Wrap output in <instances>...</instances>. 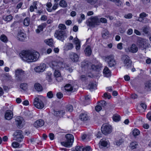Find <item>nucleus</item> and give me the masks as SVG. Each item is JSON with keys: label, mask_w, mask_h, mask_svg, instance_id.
I'll return each instance as SVG.
<instances>
[{"label": "nucleus", "mask_w": 151, "mask_h": 151, "mask_svg": "<svg viewBox=\"0 0 151 151\" xmlns=\"http://www.w3.org/2000/svg\"><path fill=\"white\" fill-rule=\"evenodd\" d=\"M87 24L90 27H94L100 24L99 19L97 16L91 17L87 20Z\"/></svg>", "instance_id": "obj_5"}, {"label": "nucleus", "mask_w": 151, "mask_h": 151, "mask_svg": "<svg viewBox=\"0 0 151 151\" xmlns=\"http://www.w3.org/2000/svg\"><path fill=\"white\" fill-rule=\"evenodd\" d=\"M85 149L83 146L80 147L79 146H77L75 148V151H84Z\"/></svg>", "instance_id": "obj_46"}, {"label": "nucleus", "mask_w": 151, "mask_h": 151, "mask_svg": "<svg viewBox=\"0 0 151 151\" xmlns=\"http://www.w3.org/2000/svg\"><path fill=\"white\" fill-rule=\"evenodd\" d=\"M148 14L145 13L144 12H142L140 14L139 19L137 20L142 22H147V21L146 20V19L145 18L148 16Z\"/></svg>", "instance_id": "obj_14"}, {"label": "nucleus", "mask_w": 151, "mask_h": 151, "mask_svg": "<svg viewBox=\"0 0 151 151\" xmlns=\"http://www.w3.org/2000/svg\"><path fill=\"white\" fill-rule=\"evenodd\" d=\"M26 38V35L24 32L21 31L19 32L17 35L18 40L20 41H23L25 40Z\"/></svg>", "instance_id": "obj_18"}, {"label": "nucleus", "mask_w": 151, "mask_h": 151, "mask_svg": "<svg viewBox=\"0 0 151 151\" xmlns=\"http://www.w3.org/2000/svg\"><path fill=\"white\" fill-rule=\"evenodd\" d=\"M132 16V15L131 13H129L127 14H125L124 17L126 19H131Z\"/></svg>", "instance_id": "obj_55"}, {"label": "nucleus", "mask_w": 151, "mask_h": 151, "mask_svg": "<svg viewBox=\"0 0 151 151\" xmlns=\"http://www.w3.org/2000/svg\"><path fill=\"white\" fill-rule=\"evenodd\" d=\"M147 117L150 121H151V112H149L147 114Z\"/></svg>", "instance_id": "obj_64"}, {"label": "nucleus", "mask_w": 151, "mask_h": 151, "mask_svg": "<svg viewBox=\"0 0 151 151\" xmlns=\"http://www.w3.org/2000/svg\"><path fill=\"white\" fill-rule=\"evenodd\" d=\"M138 145L136 142H132L130 143V147L132 149L135 148Z\"/></svg>", "instance_id": "obj_43"}, {"label": "nucleus", "mask_w": 151, "mask_h": 151, "mask_svg": "<svg viewBox=\"0 0 151 151\" xmlns=\"http://www.w3.org/2000/svg\"><path fill=\"white\" fill-rule=\"evenodd\" d=\"M57 97L59 99H61L63 97V94L61 92H58L56 94Z\"/></svg>", "instance_id": "obj_53"}, {"label": "nucleus", "mask_w": 151, "mask_h": 151, "mask_svg": "<svg viewBox=\"0 0 151 151\" xmlns=\"http://www.w3.org/2000/svg\"><path fill=\"white\" fill-rule=\"evenodd\" d=\"M54 36L62 42H63L65 38L67 37L65 31H62L61 29L56 30Z\"/></svg>", "instance_id": "obj_8"}, {"label": "nucleus", "mask_w": 151, "mask_h": 151, "mask_svg": "<svg viewBox=\"0 0 151 151\" xmlns=\"http://www.w3.org/2000/svg\"><path fill=\"white\" fill-rule=\"evenodd\" d=\"M51 75V73H49L47 74L46 76V79L49 82H50L52 81Z\"/></svg>", "instance_id": "obj_50"}, {"label": "nucleus", "mask_w": 151, "mask_h": 151, "mask_svg": "<svg viewBox=\"0 0 151 151\" xmlns=\"http://www.w3.org/2000/svg\"><path fill=\"white\" fill-rule=\"evenodd\" d=\"M100 22H101L102 23H106L107 22V20L106 19L104 18H100Z\"/></svg>", "instance_id": "obj_58"}, {"label": "nucleus", "mask_w": 151, "mask_h": 151, "mask_svg": "<svg viewBox=\"0 0 151 151\" xmlns=\"http://www.w3.org/2000/svg\"><path fill=\"white\" fill-rule=\"evenodd\" d=\"M123 142V140L122 139H119V140H116L115 141L116 145L117 146H119Z\"/></svg>", "instance_id": "obj_52"}, {"label": "nucleus", "mask_w": 151, "mask_h": 151, "mask_svg": "<svg viewBox=\"0 0 151 151\" xmlns=\"http://www.w3.org/2000/svg\"><path fill=\"white\" fill-rule=\"evenodd\" d=\"M104 60L110 67H114L116 65V61L113 55H111L106 56Z\"/></svg>", "instance_id": "obj_7"}, {"label": "nucleus", "mask_w": 151, "mask_h": 151, "mask_svg": "<svg viewBox=\"0 0 151 151\" xmlns=\"http://www.w3.org/2000/svg\"><path fill=\"white\" fill-rule=\"evenodd\" d=\"M73 42L76 45V49L77 50H79L80 48V42L79 40L77 37L75 38L73 40Z\"/></svg>", "instance_id": "obj_23"}, {"label": "nucleus", "mask_w": 151, "mask_h": 151, "mask_svg": "<svg viewBox=\"0 0 151 151\" xmlns=\"http://www.w3.org/2000/svg\"><path fill=\"white\" fill-rule=\"evenodd\" d=\"M46 25L47 24L45 23L41 24L40 25L38 26L37 29H36V32L38 34L43 31V29L46 27Z\"/></svg>", "instance_id": "obj_20"}, {"label": "nucleus", "mask_w": 151, "mask_h": 151, "mask_svg": "<svg viewBox=\"0 0 151 151\" xmlns=\"http://www.w3.org/2000/svg\"><path fill=\"white\" fill-rule=\"evenodd\" d=\"M47 96L49 98L51 99L52 98L53 96L52 92V91L48 92L47 93Z\"/></svg>", "instance_id": "obj_51"}, {"label": "nucleus", "mask_w": 151, "mask_h": 151, "mask_svg": "<svg viewBox=\"0 0 151 151\" xmlns=\"http://www.w3.org/2000/svg\"><path fill=\"white\" fill-rule=\"evenodd\" d=\"M13 116L12 112L10 110H8L6 112L5 114V118L7 120H10L12 119Z\"/></svg>", "instance_id": "obj_16"}, {"label": "nucleus", "mask_w": 151, "mask_h": 151, "mask_svg": "<svg viewBox=\"0 0 151 151\" xmlns=\"http://www.w3.org/2000/svg\"><path fill=\"white\" fill-rule=\"evenodd\" d=\"M113 119L114 121L117 122L120 120V116L118 114H115L113 116Z\"/></svg>", "instance_id": "obj_38"}, {"label": "nucleus", "mask_w": 151, "mask_h": 151, "mask_svg": "<svg viewBox=\"0 0 151 151\" xmlns=\"http://www.w3.org/2000/svg\"><path fill=\"white\" fill-rule=\"evenodd\" d=\"M85 52L86 54L88 56H89L91 55L92 51L90 46L88 45L87 46L86 48L85 49Z\"/></svg>", "instance_id": "obj_31"}, {"label": "nucleus", "mask_w": 151, "mask_h": 151, "mask_svg": "<svg viewBox=\"0 0 151 151\" xmlns=\"http://www.w3.org/2000/svg\"><path fill=\"white\" fill-rule=\"evenodd\" d=\"M13 135L14 139L19 142H21L24 138V136L22 135V132L21 130L16 131Z\"/></svg>", "instance_id": "obj_11"}, {"label": "nucleus", "mask_w": 151, "mask_h": 151, "mask_svg": "<svg viewBox=\"0 0 151 151\" xmlns=\"http://www.w3.org/2000/svg\"><path fill=\"white\" fill-rule=\"evenodd\" d=\"M65 89L68 91H72L73 90V87L70 84H67L65 86Z\"/></svg>", "instance_id": "obj_34"}, {"label": "nucleus", "mask_w": 151, "mask_h": 151, "mask_svg": "<svg viewBox=\"0 0 151 151\" xmlns=\"http://www.w3.org/2000/svg\"><path fill=\"white\" fill-rule=\"evenodd\" d=\"M65 141L62 142L61 144L66 147H70L73 145L74 141L73 136L72 134H68L65 135Z\"/></svg>", "instance_id": "obj_4"}, {"label": "nucleus", "mask_w": 151, "mask_h": 151, "mask_svg": "<svg viewBox=\"0 0 151 151\" xmlns=\"http://www.w3.org/2000/svg\"><path fill=\"white\" fill-rule=\"evenodd\" d=\"M87 2L91 4H94L96 3L98 0H85Z\"/></svg>", "instance_id": "obj_49"}, {"label": "nucleus", "mask_w": 151, "mask_h": 151, "mask_svg": "<svg viewBox=\"0 0 151 151\" xmlns=\"http://www.w3.org/2000/svg\"><path fill=\"white\" fill-rule=\"evenodd\" d=\"M69 57L71 60L73 62H77L79 59L77 54L73 52H71L70 53Z\"/></svg>", "instance_id": "obj_15"}, {"label": "nucleus", "mask_w": 151, "mask_h": 151, "mask_svg": "<svg viewBox=\"0 0 151 151\" xmlns=\"http://www.w3.org/2000/svg\"><path fill=\"white\" fill-rule=\"evenodd\" d=\"M145 88L147 90L151 89V81H148L145 83Z\"/></svg>", "instance_id": "obj_39"}, {"label": "nucleus", "mask_w": 151, "mask_h": 151, "mask_svg": "<svg viewBox=\"0 0 151 151\" xmlns=\"http://www.w3.org/2000/svg\"><path fill=\"white\" fill-rule=\"evenodd\" d=\"M34 105L38 109H42L44 107V104L42 101L38 98H36L34 101Z\"/></svg>", "instance_id": "obj_12"}, {"label": "nucleus", "mask_w": 151, "mask_h": 151, "mask_svg": "<svg viewBox=\"0 0 151 151\" xmlns=\"http://www.w3.org/2000/svg\"><path fill=\"white\" fill-rule=\"evenodd\" d=\"M13 18V17L11 15H4L3 17V19L5 21L7 22L10 21Z\"/></svg>", "instance_id": "obj_30"}, {"label": "nucleus", "mask_w": 151, "mask_h": 151, "mask_svg": "<svg viewBox=\"0 0 151 151\" xmlns=\"http://www.w3.org/2000/svg\"><path fill=\"white\" fill-rule=\"evenodd\" d=\"M133 33V30L132 29H128L127 31V33L128 35H132Z\"/></svg>", "instance_id": "obj_62"}, {"label": "nucleus", "mask_w": 151, "mask_h": 151, "mask_svg": "<svg viewBox=\"0 0 151 151\" xmlns=\"http://www.w3.org/2000/svg\"><path fill=\"white\" fill-rule=\"evenodd\" d=\"M150 28L147 26H145L142 28V31L144 35H148L149 33Z\"/></svg>", "instance_id": "obj_27"}, {"label": "nucleus", "mask_w": 151, "mask_h": 151, "mask_svg": "<svg viewBox=\"0 0 151 151\" xmlns=\"http://www.w3.org/2000/svg\"><path fill=\"white\" fill-rule=\"evenodd\" d=\"M100 144L101 146L105 147L107 146L108 142L107 141L102 139L100 141Z\"/></svg>", "instance_id": "obj_41"}, {"label": "nucleus", "mask_w": 151, "mask_h": 151, "mask_svg": "<svg viewBox=\"0 0 151 151\" xmlns=\"http://www.w3.org/2000/svg\"><path fill=\"white\" fill-rule=\"evenodd\" d=\"M23 120V118L21 117L18 116L16 118V123L18 127H22V123Z\"/></svg>", "instance_id": "obj_22"}, {"label": "nucleus", "mask_w": 151, "mask_h": 151, "mask_svg": "<svg viewBox=\"0 0 151 151\" xmlns=\"http://www.w3.org/2000/svg\"><path fill=\"white\" fill-rule=\"evenodd\" d=\"M121 59L123 63L124 66L126 68H128L131 67L132 61L129 56L127 55H123L122 56Z\"/></svg>", "instance_id": "obj_9"}, {"label": "nucleus", "mask_w": 151, "mask_h": 151, "mask_svg": "<svg viewBox=\"0 0 151 151\" xmlns=\"http://www.w3.org/2000/svg\"><path fill=\"white\" fill-rule=\"evenodd\" d=\"M90 100V98L88 96H86L85 97V100L83 103V104L86 105L89 104V102Z\"/></svg>", "instance_id": "obj_45"}, {"label": "nucleus", "mask_w": 151, "mask_h": 151, "mask_svg": "<svg viewBox=\"0 0 151 151\" xmlns=\"http://www.w3.org/2000/svg\"><path fill=\"white\" fill-rule=\"evenodd\" d=\"M34 87L36 90L38 91H41L42 90V87L38 83H36L35 84Z\"/></svg>", "instance_id": "obj_28"}, {"label": "nucleus", "mask_w": 151, "mask_h": 151, "mask_svg": "<svg viewBox=\"0 0 151 151\" xmlns=\"http://www.w3.org/2000/svg\"><path fill=\"white\" fill-rule=\"evenodd\" d=\"M101 130L102 133L105 135L109 134L111 132V126L106 124H104L101 127Z\"/></svg>", "instance_id": "obj_10"}, {"label": "nucleus", "mask_w": 151, "mask_h": 151, "mask_svg": "<svg viewBox=\"0 0 151 151\" xmlns=\"http://www.w3.org/2000/svg\"><path fill=\"white\" fill-rule=\"evenodd\" d=\"M102 37L105 39L108 38L109 37V32L106 29L104 30L102 33Z\"/></svg>", "instance_id": "obj_29"}, {"label": "nucleus", "mask_w": 151, "mask_h": 151, "mask_svg": "<svg viewBox=\"0 0 151 151\" xmlns=\"http://www.w3.org/2000/svg\"><path fill=\"white\" fill-rule=\"evenodd\" d=\"M91 68L93 70L99 71L101 69V66L100 65H92L91 66Z\"/></svg>", "instance_id": "obj_33"}, {"label": "nucleus", "mask_w": 151, "mask_h": 151, "mask_svg": "<svg viewBox=\"0 0 151 151\" xmlns=\"http://www.w3.org/2000/svg\"><path fill=\"white\" fill-rule=\"evenodd\" d=\"M102 109L101 106L99 104V105L96 106L95 108L96 110L97 111H99Z\"/></svg>", "instance_id": "obj_56"}, {"label": "nucleus", "mask_w": 151, "mask_h": 151, "mask_svg": "<svg viewBox=\"0 0 151 151\" xmlns=\"http://www.w3.org/2000/svg\"><path fill=\"white\" fill-rule=\"evenodd\" d=\"M73 47V45L72 43H68L65 44L64 46V49L66 51L70 50Z\"/></svg>", "instance_id": "obj_24"}, {"label": "nucleus", "mask_w": 151, "mask_h": 151, "mask_svg": "<svg viewBox=\"0 0 151 151\" xmlns=\"http://www.w3.org/2000/svg\"><path fill=\"white\" fill-rule=\"evenodd\" d=\"M15 80L17 82H23L27 78V76L24 70L21 68H18L14 71Z\"/></svg>", "instance_id": "obj_3"}, {"label": "nucleus", "mask_w": 151, "mask_h": 151, "mask_svg": "<svg viewBox=\"0 0 151 151\" xmlns=\"http://www.w3.org/2000/svg\"><path fill=\"white\" fill-rule=\"evenodd\" d=\"M58 6V3H55L52 7L53 10H56Z\"/></svg>", "instance_id": "obj_61"}, {"label": "nucleus", "mask_w": 151, "mask_h": 151, "mask_svg": "<svg viewBox=\"0 0 151 151\" xmlns=\"http://www.w3.org/2000/svg\"><path fill=\"white\" fill-rule=\"evenodd\" d=\"M61 75L60 73L59 69H55L54 73V75L56 77H59Z\"/></svg>", "instance_id": "obj_44"}, {"label": "nucleus", "mask_w": 151, "mask_h": 151, "mask_svg": "<svg viewBox=\"0 0 151 151\" xmlns=\"http://www.w3.org/2000/svg\"><path fill=\"white\" fill-rule=\"evenodd\" d=\"M44 42L48 45L52 46H53V40L52 39L45 40Z\"/></svg>", "instance_id": "obj_32"}, {"label": "nucleus", "mask_w": 151, "mask_h": 151, "mask_svg": "<svg viewBox=\"0 0 151 151\" xmlns=\"http://www.w3.org/2000/svg\"><path fill=\"white\" fill-rule=\"evenodd\" d=\"M0 40L3 42L6 43L8 41L7 36L4 34L1 35L0 36Z\"/></svg>", "instance_id": "obj_26"}, {"label": "nucleus", "mask_w": 151, "mask_h": 151, "mask_svg": "<svg viewBox=\"0 0 151 151\" xmlns=\"http://www.w3.org/2000/svg\"><path fill=\"white\" fill-rule=\"evenodd\" d=\"M20 87L22 89L25 91L27 88V85L26 83H22L20 85Z\"/></svg>", "instance_id": "obj_42"}, {"label": "nucleus", "mask_w": 151, "mask_h": 151, "mask_svg": "<svg viewBox=\"0 0 151 151\" xmlns=\"http://www.w3.org/2000/svg\"><path fill=\"white\" fill-rule=\"evenodd\" d=\"M30 23V21L29 18L27 17L24 19L23 24L26 26H28L29 25Z\"/></svg>", "instance_id": "obj_37"}, {"label": "nucleus", "mask_w": 151, "mask_h": 151, "mask_svg": "<svg viewBox=\"0 0 151 151\" xmlns=\"http://www.w3.org/2000/svg\"><path fill=\"white\" fill-rule=\"evenodd\" d=\"M101 106L104 107L106 104V103L105 101H102L100 102L99 104Z\"/></svg>", "instance_id": "obj_59"}, {"label": "nucleus", "mask_w": 151, "mask_h": 151, "mask_svg": "<svg viewBox=\"0 0 151 151\" xmlns=\"http://www.w3.org/2000/svg\"><path fill=\"white\" fill-rule=\"evenodd\" d=\"M65 108L66 111L69 112H71L73 110V106L70 104H68L66 105L65 106Z\"/></svg>", "instance_id": "obj_35"}, {"label": "nucleus", "mask_w": 151, "mask_h": 151, "mask_svg": "<svg viewBox=\"0 0 151 151\" xmlns=\"http://www.w3.org/2000/svg\"><path fill=\"white\" fill-rule=\"evenodd\" d=\"M137 42L139 47L142 50L146 49L150 45L147 40L140 37H139Z\"/></svg>", "instance_id": "obj_6"}, {"label": "nucleus", "mask_w": 151, "mask_h": 151, "mask_svg": "<svg viewBox=\"0 0 151 151\" xmlns=\"http://www.w3.org/2000/svg\"><path fill=\"white\" fill-rule=\"evenodd\" d=\"M88 62V61H83L81 63V67L85 68H88L89 66Z\"/></svg>", "instance_id": "obj_40"}, {"label": "nucleus", "mask_w": 151, "mask_h": 151, "mask_svg": "<svg viewBox=\"0 0 151 151\" xmlns=\"http://www.w3.org/2000/svg\"><path fill=\"white\" fill-rule=\"evenodd\" d=\"M90 89L91 90L93 89H95L96 88V85L93 83H91V84L89 85Z\"/></svg>", "instance_id": "obj_60"}, {"label": "nucleus", "mask_w": 151, "mask_h": 151, "mask_svg": "<svg viewBox=\"0 0 151 151\" xmlns=\"http://www.w3.org/2000/svg\"><path fill=\"white\" fill-rule=\"evenodd\" d=\"M84 149H85L84 151H90L91 150V147L89 146H86Z\"/></svg>", "instance_id": "obj_63"}, {"label": "nucleus", "mask_w": 151, "mask_h": 151, "mask_svg": "<svg viewBox=\"0 0 151 151\" xmlns=\"http://www.w3.org/2000/svg\"><path fill=\"white\" fill-rule=\"evenodd\" d=\"M103 73L104 76L105 77H109L111 76V72L109 68L106 66L105 67L103 70Z\"/></svg>", "instance_id": "obj_19"}, {"label": "nucleus", "mask_w": 151, "mask_h": 151, "mask_svg": "<svg viewBox=\"0 0 151 151\" xmlns=\"http://www.w3.org/2000/svg\"><path fill=\"white\" fill-rule=\"evenodd\" d=\"M46 68V65L44 63H41L40 65L36 67L34 69L36 72L39 73L43 72Z\"/></svg>", "instance_id": "obj_13"}, {"label": "nucleus", "mask_w": 151, "mask_h": 151, "mask_svg": "<svg viewBox=\"0 0 151 151\" xmlns=\"http://www.w3.org/2000/svg\"><path fill=\"white\" fill-rule=\"evenodd\" d=\"M39 52L30 50L24 51L20 54L22 59L27 62L36 61L39 57Z\"/></svg>", "instance_id": "obj_1"}, {"label": "nucleus", "mask_w": 151, "mask_h": 151, "mask_svg": "<svg viewBox=\"0 0 151 151\" xmlns=\"http://www.w3.org/2000/svg\"><path fill=\"white\" fill-rule=\"evenodd\" d=\"M132 134L134 136H136L139 134V131L137 129H134L133 131Z\"/></svg>", "instance_id": "obj_47"}, {"label": "nucleus", "mask_w": 151, "mask_h": 151, "mask_svg": "<svg viewBox=\"0 0 151 151\" xmlns=\"http://www.w3.org/2000/svg\"><path fill=\"white\" fill-rule=\"evenodd\" d=\"M129 52L133 53L136 52L138 50V47L135 44H132L130 47L128 48Z\"/></svg>", "instance_id": "obj_17"}, {"label": "nucleus", "mask_w": 151, "mask_h": 151, "mask_svg": "<svg viewBox=\"0 0 151 151\" xmlns=\"http://www.w3.org/2000/svg\"><path fill=\"white\" fill-rule=\"evenodd\" d=\"M80 79L82 81H85L86 79V77L85 75H82L80 77Z\"/></svg>", "instance_id": "obj_57"}, {"label": "nucleus", "mask_w": 151, "mask_h": 151, "mask_svg": "<svg viewBox=\"0 0 151 151\" xmlns=\"http://www.w3.org/2000/svg\"><path fill=\"white\" fill-rule=\"evenodd\" d=\"M58 29H61L62 31H65V29H66V26L64 24H60L58 26Z\"/></svg>", "instance_id": "obj_48"}, {"label": "nucleus", "mask_w": 151, "mask_h": 151, "mask_svg": "<svg viewBox=\"0 0 151 151\" xmlns=\"http://www.w3.org/2000/svg\"><path fill=\"white\" fill-rule=\"evenodd\" d=\"M50 66L53 69H59L61 68H65V63L63 59L59 58L56 61H52L49 63Z\"/></svg>", "instance_id": "obj_2"}, {"label": "nucleus", "mask_w": 151, "mask_h": 151, "mask_svg": "<svg viewBox=\"0 0 151 151\" xmlns=\"http://www.w3.org/2000/svg\"><path fill=\"white\" fill-rule=\"evenodd\" d=\"M60 6L62 7H66L67 6V4L66 1L64 0H61L59 3Z\"/></svg>", "instance_id": "obj_36"}, {"label": "nucleus", "mask_w": 151, "mask_h": 151, "mask_svg": "<svg viewBox=\"0 0 151 151\" xmlns=\"http://www.w3.org/2000/svg\"><path fill=\"white\" fill-rule=\"evenodd\" d=\"M88 118V116L86 113H82L80 115V119L82 121H86Z\"/></svg>", "instance_id": "obj_25"}, {"label": "nucleus", "mask_w": 151, "mask_h": 151, "mask_svg": "<svg viewBox=\"0 0 151 151\" xmlns=\"http://www.w3.org/2000/svg\"><path fill=\"white\" fill-rule=\"evenodd\" d=\"M12 145L14 147L17 148L19 146V144L17 142H14L12 143Z\"/></svg>", "instance_id": "obj_54"}, {"label": "nucleus", "mask_w": 151, "mask_h": 151, "mask_svg": "<svg viewBox=\"0 0 151 151\" xmlns=\"http://www.w3.org/2000/svg\"><path fill=\"white\" fill-rule=\"evenodd\" d=\"M44 122L42 119H39L36 121L34 124V126L36 127H38L43 126Z\"/></svg>", "instance_id": "obj_21"}]
</instances>
